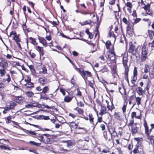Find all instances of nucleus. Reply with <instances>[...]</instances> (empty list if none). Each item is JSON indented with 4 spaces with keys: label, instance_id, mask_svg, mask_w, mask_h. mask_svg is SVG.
<instances>
[{
    "label": "nucleus",
    "instance_id": "1",
    "mask_svg": "<svg viewBox=\"0 0 154 154\" xmlns=\"http://www.w3.org/2000/svg\"><path fill=\"white\" fill-rule=\"evenodd\" d=\"M35 90L38 91L40 92V98L44 100H50L51 98L53 99L54 97L53 94H50V96L48 97L47 94L50 91V88L48 86L44 87L42 88L41 86H38L36 88Z\"/></svg>",
    "mask_w": 154,
    "mask_h": 154
},
{
    "label": "nucleus",
    "instance_id": "2",
    "mask_svg": "<svg viewBox=\"0 0 154 154\" xmlns=\"http://www.w3.org/2000/svg\"><path fill=\"white\" fill-rule=\"evenodd\" d=\"M122 63L124 67V77L126 81L128 84L129 82L128 79V72L129 70L130 65H128V54L125 53L122 54Z\"/></svg>",
    "mask_w": 154,
    "mask_h": 154
},
{
    "label": "nucleus",
    "instance_id": "3",
    "mask_svg": "<svg viewBox=\"0 0 154 154\" xmlns=\"http://www.w3.org/2000/svg\"><path fill=\"white\" fill-rule=\"evenodd\" d=\"M107 64L110 67L112 73L114 75L117 74V64L116 56L111 54L109 55V58H107Z\"/></svg>",
    "mask_w": 154,
    "mask_h": 154
},
{
    "label": "nucleus",
    "instance_id": "4",
    "mask_svg": "<svg viewBox=\"0 0 154 154\" xmlns=\"http://www.w3.org/2000/svg\"><path fill=\"white\" fill-rule=\"evenodd\" d=\"M50 137L51 135L47 134H40L38 140L45 144H51L54 141V139Z\"/></svg>",
    "mask_w": 154,
    "mask_h": 154
},
{
    "label": "nucleus",
    "instance_id": "5",
    "mask_svg": "<svg viewBox=\"0 0 154 154\" xmlns=\"http://www.w3.org/2000/svg\"><path fill=\"white\" fill-rule=\"evenodd\" d=\"M76 7L77 8L80 9V10L77 9L75 12L77 13H80L83 15H87L90 14V12L88 10L87 7L84 3L79 4L78 3L76 4Z\"/></svg>",
    "mask_w": 154,
    "mask_h": 154
},
{
    "label": "nucleus",
    "instance_id": "6",
    "mask_svg": "<svg viewBox=\"0 0 154 154\" xmlns=\"http://www.w3.org/2000/svg\"><path fill=\"white\" fill-rule=\"evenodd\" d=\"M7 35L8 37H11L12 35H13L12 39L14 40L19 49H21L22 48L21 47L20 42H21V39L20 36L17 34V32L15 31H12L10 33L9 35Z\"/></svg>",
    "mask_w": 154,
    "mask_h": 154
},
{
    "label": "nucleus",
    "instance_id": "7",
    "mask_svg": "<svg viewBox=\"0 0 154 154\" xmlns=\"http://www.w3.org/2000/svg\"><path fill=\"white\" fill-rule=\"evenodd\" d=\"M141 55L140 60L141 62L146 60L148 56V49L146 44L144 43L141 48Z\"/></svg>",
    "mask_w": 154,
    "mask_h": 154
},
{
    "label": "nucleus",
    "instance_id": "8",
    "mask_svg": "<svg viewBox=\"0 0 154 154\" xmlns=\"http://www.w3.org/2000/svg\"><path fill=\"white\" fill-rule=\"evenodd\" d=\"M106 48L109 50V53L107 55V57L109 58V55H112L114 56H116L115 52L114 46L112 45L110 40L107 41L105 43Z\"/></svg>",
    "mask_w": 154,
    "mask_h": 154
},
{
    "label": "nucleus",
    "instance_id": "9",
    "mask_svg": "<svg viewBox=\"0 0 154 154\" xmlns=\"http://www.w3.org/2000/svg\"><path fill=\"white\" fill-rule=\"evenodd\" d=\"M134 154L137 153H144V146L140 142H138L134 146V149L133 151Z\"/></svg>",
    "mask_w": 154,
    "mask_h": 154
},
{
    "label": "nucleus",
    "instance_id": "10",
    "mask_svg": "<svg viewBox=\"0 0 154 154\" xmlns=\"http://www.w3.org/2000/svg\"><path fill=\"white\" fill-rule=\"evenodd\" d=\"M151 128H149L148 124L145 119L143 120V126L144 127V133L146 136H149L151 133L153 129L154 128V124H151Z\"/></svg>",
    "mask_w": 154,
    "mask_h": 154
},
{
    "label": "nucleus",
    "instance_id": "11",
    "mask_svg": "<svg viewBox=\"0 0 154 154\" xmlns=\"http://www.w3.org/2000/svg\"><path fill=\"white\" fill-rule=\"evenodd\" d=\"M137 124L134 122H129L127 126L133 135L137 133L139 128L137 126Z\"/></svg>",
    "mask_w": 154,
    "mask_h": 154
},
{
    "label": "nucleus",
    "instance_id": "12",
    "mask_svg": "<svg viewBox=\"0 0 154 154\" xmlns=\"http://www.w3.org/2000/svg\"><path fill=\"white\" fill-rule=\"evenodd\" d=\"M134 24L133 23H130L126 27V36L129 37H131L134 34Z\"/></svg>",
    "mask_w": 154,
    "mask_h": 154
},
{
    "label": "nucleus",
    "instance_id": "13",
    "mask_svg": "<svg viewBox=\"0 0 154 154\" xmlns=\"http://www.w3.org/2000/svg\"><path fill=\"white\" fill-rule=\"evenodd\" d=\"M10 61L4 57H0V67L2 68H8L10 66Z\"/></svg>",
    "mask_w": 154,
    "mask_h": 154
},
{
    "label": "nucleus",
    "instance_id": "14",
    "mask_svg": "<svg viewBox=\"0 0 154 154\" xmlns=\"http://www.w3.org/2000/svg\"><path fill=\"white\" fill-rule=\"evenodd\" d=\"M129 48L128 52L133 55L135 56L138 53V48H135V46L134 45L132 42H130L129 43Z\"/></svg>",
    "mask_w": 154,
    "mask_h": 154
},
{
    "label": "nucleus",
    "instance_id": "15",
    "mask_svg": "<svg viewBox=\"0 0 154 154\" xmlns=\"http://www.w3.org/2000/svg\"><path fill=\"white\" fill-rule=\"evenodd\" d=\"M81 75L84 80H87L88 77H91L92 76L91 72L85 70L83 69L80 73Z\"/></svg>",
    "mask_w": 154,
    "mask_h": 154
},
{
    "label": "nucleus",
    "instance_id": "16",
    "mask_svg": "<svg viewBox=\"0 0 154 154\" xmlns=\"http://www.w3.org/2000/svg\"><path fill=\"white\" fill-rule=\"evenodd\" d=\"M88 118L87 117L84 116L82 118L86 121L89 120L90 123L93 125V126L95 127V122L94 121V117L93 115L91 113H89L88 114Z\"/></svg>",
    "mask_w": 154,
    "mask_h": 154
},
{
    "label": "nucleus",
    "instance_id": "17",
    "mask_svg": "<svg viewBox=\"0 0 154 154\" xmlns=\"http://www.w3.org/2000/svg\"><path fill=\"white\" fill-rule=\"evenodd\" d=\"M138 75V72L137 68L134 67L133 71V74L131 78V82L133 84H134L136 82Z\"/></svg>",
    "mask_w": 154,
    "mask_h": 154
},
{
    "label": "nucleus",
    "instance_id": "18",
    "mask_svg": "<svg viewBox=\"0 0 154 154\" xmlns=\"http://www.w3.org/2000/svg\"><path fill=\"white\" fill-rule=\"evenodd\" d=\"M124 95L123 96V98L124 100V102L123 105L122 107V112L124 115H125V112L126 110L127 106L128 105V102L127 101V96L126 94V93L125 91V93H124Z\"/></svg>",
    "mask_w": 154,
    "mask_h": 154
},
{
    "label": "nucleus",
    "instance_id": "19",
    "mask_svg": "<svg viewBox=\"0 0 154 154\" xmlns=\"http://www.w3.org/2000/svg\"><path fill=\"white\" fill-rule=\"evenodd\" d=\"M135 118L136 119H141L142 118V116L141 113H140V115L138 116H137L136 112H132L131 114V118L130 119L129 122H134V119Z\"/></svg>",
    "mask_w": 154,
    "mask_h": 154
},
{
    "label": "nucleus",
    "instance_id": "20",
    "mask_svg": "<svg viewBox=\"0 0 154 154\" xmlns=\"http://www.w3.org/2000/svg\"><path fill=\"white\" fill-rule=\"evenodd\" d=\"M113 28L112 25L110 26L109 27V31L108 34V37H112L114 38V42L116 41V36L114 34V32L112 30Z\"/></svg>",
    "mask_w": 154,
    "mask_h": 154
},
{
    "label": "nucleus",
    "instance_id": "21",
    "mask_svg": "<svg viewBox=\"0 0 154 154\" xmlns=\"http://www.w3.org/2000/svg\"><path fill=\"white\" fill-rule=\"evenodd\" d=\"M17 106V104L12 101H9L6 104V106L10 110L14 109Z\"/></svg>",
    "mask_w": 154,
    "mask_h": 154
},
{
    "label": "nucleus",
    "instance_id": "22",
    "mask_svg": "<svg viewBox=\"0 0 154 154\" xmlns=\"http://www.w3.org/2000/svg\"><path fill=\"white\" fill-rule=\"evenodd\" d=\"M38 39L39 42L42 44L44 47L46 48L48 46L47 42L44 37L38 35Z\"/></svg>",
    "mask_w": 154,
    "mask_h": 154
},
{
    "label": "nucleus",
    "instance_id": "23",
    "mask_svg": "<svg viewBox=\"0 0 154 154\" xmlns=\"http://www.w3.org/2000/svg\"><path fill=\"white\" fill-rule=\"evenodd\" d=\"M70 126L71 128L75 129H82L84 131H86L85 128L83 127H78V124L75 123V122H72L70 123Z\"/></svg>",
    "mask_w": 154,
    "mask_h": 154
},
{
    "label": "nucleus",
    "instance_id": "24",
    "mask_svg": "<svg viewBox=\"0 0 154 154\" xmlns=\"http://www.w3.org/2000/svg\"><path fill=\"white\" fill-rule=\"evenodd\" d=\"M15 117V114L12 116L9 115V116L5 117L4 119L5 121V123L7 124H11L12 122V119H14Z\"/></svg>",
    "mask_w": 154,
    "mask_h": 154
},
{
    "label": "nucleus",
    "instance_id": "25",
    "mask_svg": "<svg viewBox=\"0 0 154 154\" xmlns=\"http://www.w3.org/2000/svg\"><path fill=\"white\" fill-rule=\"evenodd\" d=\"M35 48L39 53L40 56H43L44 55L45 52L43 47L37 45L35 46Z\"/></svg>",
    "mask_w": 154,
    "mask_h": 154
},
{
    "label": "nucleus",
    "instance_id": "26",
    "mask_svg": "<svg viewBox=\"0 0 154 154\" xmlns=\"http://www.w3.org/2000/svg\"><path fill=\"white\" fill-rule=\"evenodd\" d=\"M74 97V96L72 94H69L68 95L65 96L64 98V101L66 103H70L71 102Z\"/></svg>",
    "mask_w": 154,
    "mask_h": 154
},
{
    "label": "nucleus",
    "instance_id": "27",
    "mask_svg": "<svg viewBox=\"0 0 154 154\" xmlns=\"http://www.w3.org/2000/svg\"><path fill=\"white\" fill-rule=\"evenodd\" d=\"M25 89L31 90L35 87L34 83L29 82L26 83L24 85Z\"/></svg>",
    "mask_w": 154,
    "mask_h": 154
},
{
    "label": "nucleus",
    "instance_id": "28",
    "mask_svg": "<svg viewBox=\"0 0 154 154\" xmlns=\"http://www.w3.org/2000/svg\"><path fill=\"white\" fill-rule=\"evenodd\" d=\"M47 82V78L45 77H40L38 79V82L40 85L44 86L46 84Z\"/></svg>",
    "mask_w": 154,
    "mask_h": 154
},
{
    "label": "nucleus",
    "instance_id": "29",
    "mask_svg": "<svg viewBox=\"0 0 154 154\" xmlns=\"http://www.w3.org/2000/svg\"><path fill=\"white\" fill-rule=\"evenodd\" d=\"M24 98L21 96H16L14 99V101L16 103L22 104L24 101Z\"/></svg>",
    "mask_w": 154,
    "mask_h": 154
},
{
    "label": "nucleus",
    "instance_id": "30",
    "mask_svg": "<svg viewBox=\"0 0 154 154\" xmlns=\"http://www.w3.org/2000/svg\"><path fill=\"white\" fill-rule=\"evenodd\" d=\"M25 34L27 37L28 36V33L31 31V30L29 28H28L26 24L25 25H23V26L22 27Z\"/></svg>",
    "mask_w": 154,
    "mask_h": 154
},
{
    "label": "nucleus",
    "instance_id": "31",
    "mask_svg": "<svg viewBox=\"0 0 154 154\" xmlns=\"http://www.w3.org/2000/svg\"><path fill=\"white\" fill-rule=\"evenodd\" d=\"M35 130L34 131H28V132L29 134H31V135L33 137L36 138L38 140L39 137L40 136V134L36 133Z\"/></svg>",
    "mask_w": 154,
    "mask_h": 154
},
{
    "label": "nucleus",
    "instance_id": "32",
    "mask_svg": "<svg viewBox=\"0 0 154 154\" xmlns=\"http://www.w3.org/2000/svg\"><path fill=\"white\" fill-rule=\"evenodd\" d=\"M136 91L139 96H143L145 93V90L140 87H138L136 89Z\"/></svg>",
    "mask_w": 154,
    "mask_h": 154
},
{
    "label": "nucleus",
    "instance_id": "33",
    "mask_svg": "<svg viewBox=\"0 0 154 154\" xmlns=\"http://www.w3.org/2000/svg\"><path fill=\"white\" fill-rule=\"evenodd\" d=\"M6 76H7V78H3L2 79V82L5 84H8L11 81V77L8 73L7 74Z\"/></svg>",
    "mask_w": 154,
    "mask_h": 154
},
{
    "label": "nucleus",
    "instance_id": "34",
    "mask_svg": "<svg viewBox=\"0 0 154 154\" xmlns=\"http://www.w3.org/2000/svg\"><path fill=\"white\" fill-rule=\"evenodd\" d=\"M101 108L100 111L99 113V114L100 116H103L108 113L107 111V109L106 106H101Z\"/></svg>",
    "mask_w": 154,
    "mask_h": 154
},
{
    "label": "nucleus",
    "instance_id": "35",
    "mask_svg": "<svg viewBox=\"0 0 154 154\" xmlns=\"http://www.w3.org/2000/svg\"><path fill=\"white\" fill-rule=\"evenodd\" d=\"M125 5L127 7V10L129 13H131L132 9L133 8V5L132 3L129 2H128L125 3Z\"/></svg>",
    "mask_w": 154,
    "mask_h": 154
},
{
    "label": "nucleus",
    "instance_id": "36",
    "mask_svg": "<svg viewBox=\"0 0 154 154\" xmlns=\"http://www.w3.org/2000/svg\"><path fill=\"white\" fill-rule=\"evenodd\" d=\"M114 117L116 119L119 120H121L122 119V113L119 112H115Z\"/></svg>",
    "mask_w": 154,
    "mask_h": 154
},
{
    "label": "nucleus",
    "instance_id": "37",
    "mask_svg": "<svg viewBox=\"0 0 154 154\" xmlns=\"http://www.w3.org/2000/svg\"><path fill=\"white\" fill-rule=\"evenodd\" d=\"M29 42L33 45L34 47L38 45V43L36 41V39L32 37H29L28 38Z\"/></svg>",
    "mask_w": 154,
    "mask_h": 154
},
{
    "label": "nucleus",
    "instance_id": "38",
    "mask_svg": "<svg viewBox=\"0 0 154 154\" xmlns=\"http://www.w3.org/2000/svg\"><path fill=\"white\" fill-rule=\"evenodd\" d=\"M129 17L128 16H126V17H124L122 19V21L123 23L125 25H127V26L130 23H133L131 21H129Z\"/></svg>",
    "mask_w": 154,
    "mask_h": 154
},
{
    "label": "nucleus",
    "instance_id": "39",
    "mask_svg": "<svg viewBox=\"0 0 154 154\" xmlns=\"http://www.w3.org/2000/svg\"><path fill=\"white\" fill-rule=\"evenodd\" d=\"M30 125L37 128L38 129L37 130H35V131H39L40 130H42L43 131H49L51 130L50 129L47 128H42L39 126L38 125L32 124Z\"/></svg>",
    "mask_w": 154,
    "mask_h": 154
},
{
    "label": "nucleus",
    "instance_id": "40",
    "mask_svg": "<svg viewBox=\"0 0 154 154\" xmlns=\"http://www.w3.org/2000/svg\"><path fill=\"white\" fill-rule=\"evenodd\" d=\"M109 71V69L106 65H104L102 66L101 69L100 70L99 72L102 73L107 72Z\"/></svg>",
    "mask_w": 154,
    "mask_h": 154
},
{
    "label": "nucleus",
    "instance_id": "41",
    "mask_svg": "<svg viewBox=\"0 0 154 154\" xmlns=\"http://www.w3.org/2000/svg\"><path fill=\"white\" fill-rule=\"evenodd\" d=\"M87 43L90 45V49H91V52L93 53L95 51V50H93L94 49L95 45V44L91 42V41H88Z\"/></svg>",
    "mask_w": 154,
    "mask_h": 154
},
{
    "label": "nucleus",
    "instance_id": "42",
    "mask_svg": "<svg viewBox=\"0 0 154 154\" xmlns=\"http://www.w3.org/2000/svg\"><path fill=\"white\" fill-rule=\"evenodd\" d=\"M62 142L64 143H65L67 144V146L68 147L70 148L74 145V143L70 140H63Z\"/></svg>",
    "mask_w": 154,
    "mask_h": 154
},
{
    "label": "nucleus",
    "instance_id": "43",
    "mask_svg": "<svg viewBox=\"0 0 154 154\" xmlns=\"http://www.w3.org/2000/svg\"><path fill=\"white\" fill-rule=\"evenodd\" d=\"M74 110L77 112L79 114H82L84 112V110L82 108H80L78 106L75 107Z\"/></svg>",
    "mask_w": 154,
    "mask_h": 154
},
{
    "label": "nucleus",
    "instance_id": "44",
    "mask_svg": "<svg viewBox=\"0 0 154 154\" xmlns=\"http://www.w3.org/2000/svg\"><path fill=\"white\" fill-rule=\"evenodd\" d=\"M8 68H2L0 69V76L1 77H3L5 75L6 73V70Z\"/></svg>",
    "mask_w": 154,
    "mask_h": 154
},
{
    "label": "nucleus",
    "instance_id": "45",
    "mask_svg": "<svg viewBox=\"0 0 154 154\" xmlns=\"http://www.w3.org/2000/svg\"><path fill=\"white\" fill-rule=\"evenodd\" d=\"M111 105H107V107L108 110L110 111L111 112H112V110L115 108L114 106L112 100L111 101Z\"/></svg>",
    "mask_w": 154,
    "mask_h": 154
},
{
    "label": "nucleus",
    "instance_id": "46",
    "mask_svg": "<svg viewBox=\"0 0 154 154\" xmlns=\"http://www.w3.org/2000/svg\"><path fill=\"white\" fill-rule=\"evenodd\" d=\"M148 33L149 38L151 39H153L154 36V31L152 30H148Z\"/></svg>",
    "mask_w": 154,
    "mask_h": 154
},
{
    "label": "nucleus",
    "instance_id": "47",
    "mask_svg": "<svg viewBox=\"0 0 154 154\" xmlns=\"http://www.w3.org/2000/svg\"><path fill=\"white\" fill-rule=\"evenodd\" d=\"M31 72L33 74H34L35 73V69L34 65H28Z\"/></svg>",
    "mask_w": 154,
    "mask_h": 154
},
{
    "label": "nucleus",
    "instance_id": "48",
    "mask_svg": "<svg viewBox=\"0 0 154 154\" xmlns=\"http://www.w3.org/2000/svg\"><path fill=\"white\" fill-rule=\"evenodd\" d=\"M150 70V67L149 66L148 64H146L145 65L144 68V72L145 73H147Z\"/></svg>",
    "mask_w": 154,
    "mask_h": 154
},
{
    "label": "nucleus",
    "instance_id": "49",
    "mask_svg": "<svg viewBox=\"0 0 154 154\" xmlns=\"http://www.w3.org/2000/svg\"><path fill=\"white\" fill-rule=\"evenodd\" d=\"M29 143L32 145L35 146H39L41 145V143H36L33 141H30Z\"/></svg>",
    "mask_w": 154,
    "mask_h": 154
},
{
    "label": "nucleus",
    "instance_id": "50",
    "mask_svg": "<svg viewBox=\"0 0 154 154\" xmlns=\"http://www.w3.org/2000/svg\"><path fill=\"white\" fill-rule=\"evenodd\" d=\"M97 121L95 122V126L97 125L98 123H101L103 121L102 116H97Z\"/></svg>",
    "mask_w": 154,
    "mask_h": 154
},
{
    "label": "nucleus",
    "instance_id": "51",
    "mask_svg": "<svg viewBox=\"0 0 154 154\" xmlns=\"http://www.w3.org/2000/svg\"><path fill=\"white\" fill-rule=\"evenodd\" d=\"M25 95L29 97H31L34 96V94L32 91H27L25 92Z\"/></svg>",
    "mask_w": 154,
    "mask_h": 154
},
{
    "label": "nucleus",
    "instance_id": "52",
    "mask_svg": "<svg viewBox=\"0 0 154 154\" xmlns=\"http://www.w3.org/2000/svg\"><path fill=\"white\" fill-rule=\"evenodd\" d=\"M142 8H143L146 12H147L148 11L150 10V5L149 4H148L145 5L143 7H142Z\"/></svg>",
    "mask_w": 154,
    "mask_h": 154
},
{
    "label": "nucleus",
    "instance_id": "53",
    "mask_svg": "<svg viewBox=\"0 0 154 154\" xmlns=\"http://www.w3.org/2000/svg\"><path fill=\"white\" fill-rule=\"evenodd\" d=\"M32 50H31L29 51H28V53L30 57L32 59H34L36 57V54L33 52H31Z\"/></svg>",
    "mask_w": 154,
    "mask_h": 154
},
{
    "label": "nucleus",
    "instance_id": "54",
    "mask_svg": "<svg viewBox=\"0 0 154 154\" xmlns=\"http://www.w3.org/2000/svg\"><path fill=\"white\" fill-rule=\"evenodd\" d=\"M92 22L91 20H87L85 22H83L82 23H81V24L82 26H84L86 25L90 24Z\"/></svg>",
    "mask_w": 154,
    "mask_h": 154
},
{
    "label": "nucleus",
    "instance_id": "55",
    "mask_svg": "<svg viewBox=\"0 0 154 154\" xmlns=\"http://www.w3.org/2000/svg\"><path fill=\"white\" fill-rule=\"evenodd\" d=\"M102 152L105 153H106L109 152V149L108 147L105 146L102 149Z\"/></svg>",
    "mask_w": 154,
    "mask_h": 154
},
{
    "label": "nucleus",
    "instance_id": "56",
    "mask_svg": "<svg viewBox=\"0 0 154 154\" xmlns=\"http://www.w3.org/2000/svg\"><path fill=\"white\" fill-rule=\"evenodd\" d=\"M76 90L77 91V93L76 94V95L78 97H81L82 96V92L80 89L79 88H77Z\"/></svg>",
    "mask_w": 154,
    "mask_h": 154
},
{
    "label": "nucleus",
    "instance_id": "57",
    "mask_svg": "<svg viewBox=\"0 0 154 154\" xmlns=\"http://www.w3.org/2000/svg\"><path fill=\"white\" fill-rule=\"evenodd\" d=\"M108 131L110 134H111L115 131V128L112 126L109 127L108 128Z\"/></svg>",
    "mask_w": 154,
    "mask_h": 154
},
{
    "label": "nucleus",
    "instance_id": "58",
    "mask_svg": "<svg viewBox=\"0 0 154 154\" xmlns=\"http://www.w3.org/2000/svg\"><path fill=\"white\" fill-rule=\"evenodd\" d=\"M137 104L139 106L141 104V98L140 97H137L135 98Z\"/></svg>",
    "mask_w": 154,
    "mask_h": 154
},
{
    "label": "nucleus",
    "instance_id": "59",
    "mask_svg": "<svg viewBox=\"0 0 154 154\" xmlns=\"http://www.w3.org/2000/svg\"><path fill=\"white\" fill-rule=\"evenodd\" d=\"M31 77L29 75H26V78L24 79V81L26 83L31 82Z\"/></svg>",
    "mask_w": 154,
    "mask_h": 154
},
{
    "label": "nucleus",
    "instance_id": "60",
    "mask_svg": "<svg viewBox=\"0 0 154 154\" xmlns=\"http://www.w3.org/2000/svg\"><path fill=\"white\" fill-rule=\"evenodd\" d=\"M0 148L2 149H7L8 150H10V147L8 146H6L4 145H0Z\"/></svg>",
    "mask_w": 154,
    "mask_h": 154
},
{
    "label": "nucleus",
    "instance_id": "61",
    "mask_svg": "<svg viewBox=\"0 0 154 154\" xmlns=\"http://www.w3.org/2000/svg\"><path fill=\"white\" fill-rule=\"evenodd\" d=\"M5 56L6 58V59L8 60L12 58L13 57V54L12 53L11 54H8Z\"/></svg>",
    "mask_w": 154,
    "mask_h": 154
},
{
    "label": "nucleus",
    "instance_id": "62",
    "mask_svg": "<svg viewBox=\"0 0 154 154\" xmlns=\"http://www.w3.org/2000/svg\"><path fill=\"white\" fill-rule=\"evenodd\" d=\"M60 91L62 93L63 96H65L66 95V91L68 93V92L67 91H66V90L64 88H60Z\"/></svg>",
    "mask_w": 154,
    "mask_h": 154
},
{
    "label": "nucleus",
    "instance_id": "63",
    "mask_svg": "<svg viewBox=\"0 0 154 154\" xmlns=\"http://www.w3.org/2000/svg\"><path fill=\"white\" fill-rule=\"evenodd\" d=\"M13 64L15 66H22L21 63L17 61H15L13 62Z\"/></svg>",
    "mask_w": 154,
    "mask_h": 154
},
{
    "label": "nucleus",
    "instance_id": "64",
    "mask_svg": "<svg viewBox=\"0 0 154 154\" xmlns=\"http://www.w3.org/2000/svg\"><path fill=\"white\" fill-rule=\"evenodd\" d=\"M94 81H93L92 82L91 81H88V85L91 87L93 89H94Z\"/></svg>",
    "mask_w": 154,
    "mask_h": 154
}]
</instances>
